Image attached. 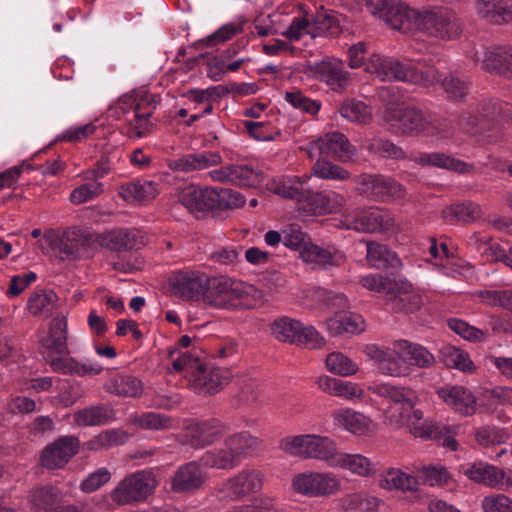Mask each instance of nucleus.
<instances>
[{
	"label": "nucleus",
	"instance_id": "f704fd0d",
	"mask_svg": "<svg viewBox=\"0 0 512 512\" xmlns=\"http://www.w3.org/2000/svg\"><path fill=\"white\" fill-rule=\"evenodd\" d=\"M396 347L397 351L402 352V357L406 358V363L410 369L411 366L420 369L430 368L435 362L434 355L418 343L400 339L396 340Z\"/></svg>",
	"mask_w": 512,
	"mask_h": 512
},
{
	"label": "nucleus",
	"instance_id": "4468645a",
	"mask_svg": "<svg viewBox=\"0 0 512 512\" xmlns=\"http://www.w3.org/2000/svg\"><path fill=\"white\" fill-rule=\"evenodd\" d=\"M369 11L385 21L395 30L406 32L412 22V14L416 9H410L402 0H368Z\"/></svg>",
	"mask_w": 512,
	"mask_h": 512
},
{
	"label": "nucleus",
	"instance_id": "473e14b6",
	"mask_svg": "<svg viewBox=\"0 0 512 512\" xmlns=\"http://www.w3.org/2000/svg\"><path fill=\"white\" fill-rule=\"evenodd\" d=\"M326 157H332L341 163L354 161L357 156L356 147L341 132L333 131L324 134Z\"/></svg>",
	"mask_w": 512,
	"mask_h": 512
},
{
	"label": "nucleus",
	"instance_id": "4c0bfd02",
	"mask_svg": "<svg viewBox=\"0 0 512 512\" xmlns=\"http://www.w3.org/2000/svg\"><path fill=\"white\" fill-rule=\"evenodd\" d=\"M153 96L149 93H140V92H132L130 94H125L121 96L113 106L110 107L109 111L112 116H115L117 119H125L127 121L126 115L132 113L133 115L136 111H139L146 104L150 105Z\"/></svg>",
	"mask_w": 512,
	"mask_h": 512
},
{
	"label": "nucleus",
	"instance_id": "a19ab883",
	"mask_svg": "<svg viewBox=\"0 0 512 512\" xmlns=\"http://www.w3.org/2000/svg\"><path fill=\"white\" fill-rule=\"evenodd\" d=\"M380 486L390 491L415 492L418 489V480L398 468H389L381 474Z\"/></svg>",
	"mask_w": 512,
	"mask_h": 512
},
{
	"label": "nucleus",
	"instance_id": "6e6d98bb",
	"mask_svg": "<svg viewBox=\"0 0 512 512\" xmlns=\"http://www.w3.org/2000/svg\"><path fill=\"white\" fill-rule=\"evenodd\" d=\"M313 176L323 180L345 181L350 179V172L326 158H319L311 168Z\"/></svg>",
	"mask_w": 512,
	"mask_h": 512
},
{
	"label": "nucleus",
	"instance_id": "20e7f679",
	"mask_svg": "<svg viewBox=\"0 0 512 512\" xmlns=\"http://www.w3.org/2000/svg\"><path fill=\"white\" fill-rule=\"evenodd\" d=\"M412 22L417 31L440 40L451 41L462 33L455 13L446 7L418 9L412 14Z\"/></svg>",
	"mask_w": 512,
	"mask_h": 512
},
{
	"label": "nucleus",
	"instance_id": "a211bd4d",
	"mask_svg": "<svg viewBox=\"0 0 512 512\" xmlns=\"http://www.w3.org/2000/svg\"><path fill=\"white\" fill-rule=\"evenodd\" d=\"M80 441L75 436H62L47 445L41 454V464L47 469L65 466L77 454Z\"/></svg>",
	"mask_w": 512,
	"mask_h": 512
},
{
	"label": "nucleus",
	"instance_id": "49530a36",
	"mask_svg": "<svg viewBox=\"0 0 512 512\" xmlns=\"http://www.w3.org/2000/svg\"><path fill=\"white\" fill-rule=\"evenodd\" d=\"M62 497L63 494L57 487L42 486L30 491L29 503L34 512H47Z\"/></svg>",
	"mask_w": 512,
	"mask_h": 512
},
{
	"label": "nucleus",
	"instance_id": "7c9ffc66",
	"mask_svg": "<svg viewBox=\"0 0 512 512\" xmlns=\"http://www.w3.org/2000/svg\"><path fill=\"white\" fill-rule=\"evenodd\" d=\"M207 476L196 462L186 463L176 471L171 487L174 492H190L200 488L206 481Z\"/></svg>",
	"mask_w": 512,
	"mask_h": 512
},
{
	"label": "nucleus",
	"instance_id": "0e129e2a",
	"mask_svg": "<svg viewBox=\"0 0 512 512\" xmlns=\"http://www.w3.org/2000/svg\"><path fill=\"white\" fill-rule=\"evenodd\" d=\"M284 100L295 109L310 115H315L320 110V104L317 101L306 97L301 91L286 92Z\"/></svg>",
	"mask_w": 512,
	"mask_h": 512
},
{
	"label": "nucleus",
	"instance_id": "b1692460",
	"mask_svg": "<svg viewBox=\"0 0 512 512\" xmlns=\"http://www.w3.org/2000/svg\"><path fill=\"white\" fill-rule=\"evenodd\" d=\"M316 384L322 392L348 402L362 400L365 397V390L360 384L329 375L319 376L316 379Z\"/></svg>",
	"mask_w": 512,
	"mask_h": 512
},
{
	"label": "nucleus",
	"instance_id": "e433bc0d",
	"mask_svg": "<svg viewBox=\"0 0 512 512\" xmlns=\"http://www.w3.org/2000/svg\"><path fill=\"white\" fill-rule=\"evenodd\" d=\"M268 189L283 198L301 202L306 198L304 181L298 176L284 175L273 178L268 183Z\"/></svg>",
	"mask_w": 512,
	"mask_h": 512
},
{
	"label": "nucleus",
	"instance_id": "338daca9",
	"mask_svg": "<svg viewBox=\"0 0 512 512\" xmlns=\"http://www.w3.org/2000/svg\"><path fill=\"white\" fill-rule=\"evenodd\" d=\"M53 372L64 375H75L77 360L69 354H51L44 357Z\"/></svg>",
	"mask_w": 512,
	"mask_h": 512
},
{
	"label": "nucleus",
	"instance_id": "680f3d73",
	"mask_svg": "<svg viewBox=\"0 0 512 512\" xmlns=\"http://www.w3.org/2000/svg\"><path fill=\"white\" fill-rule=\"evenodd\" d=\"M128 441V434L121 430H105L89 440L86 445L89 450H100L123 445Z\"/></svg>",
	"mask_w": 512,
	"mask_h": 512
},
{
	"label": "nucleus",
	"instance_id": "4be33fe9",
	"mask_svg": "<svg viewBox=\"0 0 512 512\" xmlns=\"http://www.w3.org/2000/svg\"><path fill=\"white\" fill-rule=\"evenodd\" d=\"M68 322L65 315L52 319L48 332L40 338L43 357L51 354H69L67 345Z\"/></svg>",
	"mask_w": 512,
	"mask_h": 512
},
{
	"label": "nucleus",
	"instance_id": "1a4fd4ad",
	"mask_svg": "<svg viewBox=\"0 0 512 512\" xmlns=\"http://www.w3.org/2000/svg\"><path fill=\"white\" fill-rule=\"evenodd\" d=\"M354 182L358 193L370 200L385 202L406 195V188L391 176L361 173Z\"/></svg>",
	"mask_w": 512,
	"mask_h": 512
},
{
	"label": "nucleus",
	"instance_id": "3c124183",
	"mask_svg": "<svg viewBox=\"0 0 512 512\" xmlns=\"http://www.w3.org/2000/svg\"><path fill=\"white\" fill-rule=\"evenodd\" d=\"M440 359L447 367L463 372H472L475 368L468 353L452 345L441 348Z\"/></svg>",
	"mask_w": 512,
	"mask_h": 512
},
{
	"label": "nucleus",
	"instance_id": "de8ad7c7",
	"mask_svg": "<svg viewBox=\"0 0 512 512\" xmlns=\"http://www.w3.org/2000/svg\"><path fill=\"white\" fill-rule=\"evenodd\" d=\"M200 461L208 468L219 470H232L239 465L235 456L225 444L223 447L206 451Z\"/></svg>",
	"mask_w": 512,
	"mask_h": 512
},
{
	"label": "nucleus",
	"instance_id": "9b49d317",
	"mask_svg": "<svg viewBox=\"0 0 512 512\" xmlns=\"http://www.w3.org/2000/svg\"><path fill=\"white\" fill-rule=\"evenodd\" d=\"M396 341L392 346L368 344L364 347L365 355L374 363L380 374L390 377H405L410 375L411 369L402 357V352L397 351Z\"/></svg>",
	"mask_w": 512,
	"mask_h": 512
},
{
	"label": "nucleus",
	"instance_id": "5fc2aeb1",
	"mask_svg": "<svg viewBox=\"0 0 512 512\" xmlns=\"http://www.w3.org/2000/svg\"><path fill=\"white\" fill-rule=\"evenodd\" d=\"M320 73L322 79L334 90L345 88L349 82V73L344 70L341 61L322 63Z\"/></svg>",
	"mask_w": 512,
	"mask_h": 512
},
{
	"label": "nucleus",
	"instance_id": "603ef678",
	"mask_svg": "<svg viewBox=\"0 0 512 512\" xmlns=\"http://www.w3.org/2000/svg\"><path fill=\"white\" fill-rule=\"evenodd\" d=\"M500 469L487 463H474L468 467L464 474L474 482L497 489Z\"/></svg>",
	"mask_w": 512,
	"mask_h": 512
},
{
	"label": "nucleus",
	"instance_id": "ddd939ff",
	"mask_svg": "<svg viewBox=\"0 0 512 512\" xmlns=\"http://www.w3.org/2000/svg\"><path fill=\"white\" fill-rule=\"evenodd\" d=\"M343 225L357 232L372 233L391 230L395 226V219L390 211L379 208L353 210L344 215Z\"/></svg>",
	"mask_w": 512,
	"mask_h": 512
},
{
	"label": "nucleus",
	"instance_id": "69168bd1",
	"mask_svg": "<svg viewBox=\"0 0 512 512\" xmlns=\"http://www.w3.org/2000/svg\"><path fill=\"white\" fill-rule=\"evenodd\" d=\"M483 512H512V498L503 493H493L481 501Z\"/></svg>",
	"mask_w": 512,
	"mask_h": 512
},
{
	"label": "nucleus",
	"instance_id": "774afa93",
	"mask_svg": "<svg viewBox=\"0 0 512 512\" xmlns=\"http://www.w3.org/2000/svg\"><path fill=\"white\" fill-rule=\"evenodd\" d=\"M215 202L216 210H224L241 207L245 201L237 191L229 188H216Z\"/></svg>",
	"mask_w": 512,
	"mask_h": 512
},
{
	"label": "nucleus",
	"instance_id": "4d7b16f0",
	"mask_svg": "<svg viewBox=\"0 0 512 512\" xmlns=\"http://www.w3.org/2000/svg\"><path fill=\"white\" fill-rule=\"evenodd\" d=\"M263 173L249 164H231V184L252 187L263 181Z\"/></svg>",
	"mask_w": 512,
	"mask_h": 512
},
{
	"label": "nucleus",
	"instance_id": "423d86ee",
	"mask_svg": "<svg viewBox=\"0 0 512 512\" xmlns=\"http://www.w3.org/2000/svg\"><path fill=\"white\" fill-rule=\"evenodd\" d=\"M360 283L367 290L392 295L390 305L394 311L412 312L420 306V297L412 292L410 283L399 284L380 274L366 275L361 278Z\"/></svg>",
	"mask_w": 512,
	"mask_h": 512
},
{
	"label": "nucleus",
	"instance_id": "aec40b11",
	"mask_svg": "<svg viewBox=\"0 0 512 512\" xmlns=\"http://www.w3.org/2000/svg\"><path fill=\"white\" fill-rule=\"evenodd\" d=\"M102 247L116 252L138 250L145 245V235L135 229H118L104 232L98 236Z\"/></svg>",
	"mask_w": 512,
	"mask_h": 512
},
{
	"label": "nucleus",
	"instance_id": "6e6552de",
	"mask_svg": "<svg viewBox=\"0 0 512 512\" xmlns=\"http://www.w3.org/2000/svg\"><path fill=\"white\" fill-rule=\"evenodd\" d=\"M296 494L309 497H328L341 491L342 485L338 476L330 471H304L297 473L291 480Z\"/></svg>",
	"mask_w": 512,
	"mask_h": 512
},
{
	"label": "nucleus",
	"instance_id": "dca6fc26",
	"mask_svg": "<svg viewBox=\"0 0 512 512\" xmlns=\"http://www.w3.org/2000/svg\"><path fill=\"white\" fill-rule=\"evenodd\" d=\"M474 61L487 72L512 78V46H492L476 52Z\"/></svg>",
	"mask_w": 512,
	"mask_h": 512
},
{
	"label": "nucleus",
	"instance_id": "393cba45",
	"mask_svg": "<svg viewBox=\"0 0 512 512\" xmlns=\"http://www.w3.org/2000/svg\"><path fill=\"white\" fill-rule=\"evenodd\" d=\"M345 197L335 191L312 193L305 198L301 209L310 215L336 213L345 205Z\"/></svg>",
	"mask_w": 512,
	"mask_h": 512
},
{
	"label": "nucleus",
	"instance_id": "09e8293b",
	"mask_svg": "<svg viewBox=\"0 0 512 512\" xmlns=\"http://www.w3.org/2000/svg\"><path fill=\"white\" fill-rule=\"evenodd\" d=\"M57 295L52 290H39L30 295L27 301L28 311L39 317H49L55 308Z\"/></svg>",
	"mask_w": 512,
	"mask_h": 512
},
{
	"label": "nucleus",
	"instance_id": "f03ea898",
	"mask_svg": "<svg viewBox=\"0 0 512 512\" xmlns=\"http://www.w3.org/2000/svg\"><path fill=\"white\" fill-rule=\"evenodd\" d=\"M170 373H180L188 380V388L198 395H212L228 383L230 373L224 368L203 364L189 353L173 360Z\"/></svg>",
	"mask_w": 512,
	"mask_h": 512
},
{
	"label": "nucleus",
	"instance_id": "412c9836",
	"mask_svg": "<svg viewBox=\"0 0 512 512\" xmlns=\"http://www.w3.org/2000/svg\"><path fill=\"white\" fill-rule=\"evenodd\" d=\"M332 420L334 426L359 437L371 435L376 427L368 416L348 407L333 411Z\"/></svg>",
	"mask_w": 512,
	"mask_h": 512
},
{
	"label": "nucleus",
	"instance_id": "7ed1b4c3",
	"mask_svg": "<svg viewBox=\"0 0 512 512\" xmlns=\"http://www.w3.org/2000/svg\"><path fill=\"white\" fill-rule=\"evenodd\" d=\"M256 293L253 285L221 275L211 277L204 303L215 309H249Z\"/></svg>",
	"mask_w": 512,
	"mask_h": 512
},
{
	"label": "nucleus",
	"instance_id": "2eb2a0df",
	"mask_svg": "<svg viewBox=\"0 0 512 512\" xmlns=\"http://www.w3.org/2000/svg\"><path fill=\"white\" fill-rule=\"evenodd\" d=\"M211 277L196 270H182L171 279L176 295L186 300H202L207 294Z\"/></svg>",
	"mask_w": 512,
	"mask_h": 512
},
{
	"label": "nucleus",
	"instance_id": "e2e57ef3",
	"mask_svg": "<svg viewBox=\"0 0 512 512\" xmlns=\"http://www.w3.org/2000/svg\"><path fill=\"white\" fill-rule=\"evenodd\" d=\"M104 191V185L98 181H89L88 183L82 184L70 193L69 200L75 205H79L90 200H93L97 196L101 195Z\"/></svg>",
	"mask_w": 512,
	"mask_h": 512
},
{
	"label": "nucleus",
	"instance_id": "f8f14e48",
	"mask_svg": "<svg viewBox=\"0 0 512 512\" xmlns=\"http://www.w3.org/2000/svg\"><path fill=\"white\" fill-rule=\"evenodd\" d=\"M384 120L392 122L391 125L404 135L424 133L427 136L431 116L415 107L398 105L386 109Z\"/></svg>",
	"mask_w": 512,
	"mask_h": 512
},
{
	"label": "nucleus",
	"instance_id": "2f4dec72",
	"mask_svg": "<svg viewBox=\"0 0 512 512\" xmlns=\"http://www.w3.org/2000/svg\"><path fill=\"white\" fill-rule=\"evenodd\" d=\"M78 427L102 426L116 419V412L110 404L91 405L73 414Z\"/></svg>",
	"mask_w": 512,
	"mask_h": 512
},
{
	"label": "nucleus",
	"instance_id": "c756f323",
	"mask_svg": "<svg viewBox=\"0 0 512 512\" xmlns=\"http://www.w3.org/2000/svg\"><path fill=\"white\" fill-rule=\"evenodd\" d=\"M332 468L343 469L359 477H369L375 473L374 462L359 453H347L337 449L331 463Z\"/></svg>",
	"mask_w": 512,
	"mask_h": 512
},
{
	"label": "nucleus",
	"instance_id": "72a5a7b5",
	"mask_svg": "<svg viewBox=\"0 0 512 512\" xmlns=\"http://www.w3.org/2000/svg\"><path fill=\"white\" fill-rule=\"evenodd\" d=\"M159 194L158 184L152 180H136L122 184L118 195L127 203H142Z\"/></svg>",
	"mask_w": 512,
	"mask_h": 512
},
{
	"label": "nucleus",
	"instance_id": "cd10ccee",
	"mask_svg": "<svg viewBox=\"0 0 512 512\" xmlns=\"http://www.w3.org/2000/svg\"><path fill=\"white\" fill-rule=\"evenodd\" d=\"M61 242V260H76L88 256L89 238L82 229H67L61 234Z\"/></svg>",
	"mask_w": 512,
	"mask_h": 512
},
{
	"label": "nucleus",
	"instance_id": "ea45409f",
	"mask_svg": "<svg viewBox=\"0 0 512 512\" xmlns=\"http://www.w3.org/2000/svg\"><path fill=\"white\" fill-rule=\"evenodd\" d=\"M260 444V439L248 431L232 434L225 439V445L230 449L239 464L243 458L258 451Z\"/></svg>",
	"mask_w": 512,
	"mask_h": 512
},
{
	"label": "nucleus",
	"instance_id": "37998d69",
	"mask_svg": "<svg viewBox=\"0 0 512 512\" xmlns=\"http://www.w3.org/2000/svg\"><path fill=\"white\" fill-rule=\"evenodd\" d=\"M327 327L333 335H341L343 333L357 334L365 328L362 316L351 312L335 314L328 320Z\"/></svg>",
	"mask_w": 512,
	"mask_h": 512
},
{
	"label": "nucleus",
	"instance_id": "a18cd8bd",
	"mask_svg": "<svg viewBox=\"0 0 512 512\" xmlns=\"http://www.w3.org/2000/svg\"><path fill=\"white\" fill-rule=\"evenodd\" d=\"M397 422L406 423L410 432L419 438H436L441 434V430L423 418V413L415 409L409 415L400 413Z\"/></svg>",
	"mask_w": 512,
	"mask_h": 512
},
{
	"label": "nucleus",
	"instance_id": "a878e982",
	"mask_svg": "<svg viewBox=\"0 0 512 512\" xmlns=\"http://www.w3.org/2000/svg\"><path fill=\"white\" fill-rule=\"evenodd\" d=\"M477 16L492 25L512 23V0H475Z\"/></svg>",
	"mask_w": 512,
	"mask_h": 512
},
{
	"label": "nucleus",
	"instance_id": "bf43d9fd",
	"mask_svg": "<svg viewBox=\"0 0 512 512\" xmlns=\"http://www.w3.org/2000/svg\"><path fill=\"white\" fill-rule=\"evenodd\" d=\"M301 322L289 317L276 319L271 325L272 335L281 342L295 343Z\"/></svg>",
	"mask_w": 512,
	"mask_h": 512
},
{
	"label": "nucleus",
	"instance_id": "052dcab7",
	"mask_svg": "<svg viewBox=\"0 0 512 512\" xmlns=\"http://www.w3.org/2000/svg\"><path fill=\"white\" fill-rule=\"evenodd\" d=\"M311 26L312 38L317 36L330 37L338 34L340 31L338 20L324 9L317 11Z\"/></svg>",
	"mask_w": 512,
	"mask_h": 512
},
{
	"label": "nucleus",
	"instance_id": "39448f33",
	"mask_svg": "<svg viewBox=\"0 0 512 512\" xmlns=\"http://www.w3.org/2000/svg\"><path fill=\"white\" fill-rule=\"evenodd\" d=\"M280 447L290 455L324 461L328 466H331L338 448L330 437L316 434L288 436L281 441Z\"/></svg>",
	"mask_w": 512,
	"mask_h": 512
},
{
	"label": "nucleus",
	"instance_id": "c03bdc74",
	"mask_svg": "<svg viewBox=\"0 0 512 512\" xmlns=\"http://www.w3.org/2000/svg\"><path fill=\"white\" fill-rule=\"evenodd\" d=\"M482 216L480 205L472 201L455 203L442 210V217L450 222H475Z\"/></svg>",
	"mask_w": 512,
	"mask_h": 512
},
{
	"label": "nucleus",
	"instance_id": "f3484780",
	"mask_svg": "<svg viewBox=\"0 0 512 512\" xmlns=\"http://www.w3.org/2000/svg\"><path fill=\"white\" fill-rule=\"evenodd\" d=\"M228 430L227 424L210 418L190 424L185 430V438L192 447L203 448L220 439Z\"/></svg>",
	"mask_w": 512,
	"mask_h": 512
},
{
	"label": "nucleus",
	"instance_id": "8fccbe9b",
	"mask_svg": "<svg viewBox=\"0 0 512 512\" xmlns=\"http://www.w3.org/2000/svg\"><path fill=\"white\" fill-rule=\"evenodd\" d=\"M363 147L370 154L377 157L390 158L395 160L404 159L406 157L405 152L401 147L381 137H371L365 139Z\"/></svg>",
	"mask_w": 512,
	"mask_h": 512
},
{
	"label": "nucleus",
	"instance_id": "f257e3e1",
	"mask_svg": "<svg viewBox=\"0 0 512 512\" xmlns=\"http://www.w3.org/2000/svg\"><path fill=\"white\" fill-rule=\"evenodd\" d=\"M365 72L381 81H402L424 87L440 82L441 75L433 67L423 70L414 62H401L398 59L373 52L367 58Z\"/></svg>",
	"mask_w": 512,
	"mask_h": 512
},
{
	"label": "nucleus",
	"instance_id": "c9c22d12",
	"mask_svg": "<svg viewBox=\"0 0 512 512\" xmlns=\"http://www.w3.org/2000/svg\"><path fill=\"white\" fill-rule=\"evenodd\" d=\"M107 392L121 397H139L143 393L142 381L130 374H115L105 383Z\"/></svg>",
	"mask_w": 512,
	"mask_h": 512
},
{
	"label": "nucleus",
	"instance_id": "bb28decb",
	"mask_svg": "<svg viewBox=\"0 0 512 512\" xmlns=\"http://www.w3.org/2000/svg\"><path fill=\"white\" fill-rule=\"evenodd\" d=\"M300 258L312 269H328L340 266L345 262L344 253L330 248H322L318 245L305 244L300 251Z\"/></svg>",
	"mask_w": 512,
	"mask_h": 512
},
{
	"label": "nucleus",
	"instance_id": "5701e85b",
	"mask_svg": "<svg viewBox=\"0 0 512 512\" xmlns=\"http://www.w3.org/2000/svg\"><path fill=\"white\" fill-rule=\"evenodd\" d=\"M437 395L456 413L470 416L476 411V398L466 387L445 385L437 389Z\"/></svg>",
	"mask_w": 512,
	"mask_h": 512
},
{
	"label": "nucleus",
	"instance_id": "0eeeda50",
	"mask_svg": "<svg viewBox=\"0 0 512 512\" xmlns=\"http://www.w3.org/2000/svg\"><path fill=\"white\" fill-rule=\"evenodd\" d=\"M158 482L150 470H139L124 477L111 491L110 496L118 505L144 502L155 490Z\"/></svg>",
	"mask_w": 512,
	"mask_h": 512
},
{
	"label": "nucleus",
	"instance_id": "864d4df0",
	"mask_svg": "<svg viewBox=\"0 0 512 512\" xmlns=\"http://www.w3.org/2000/svg\"><path fill=\"white\" fill-rule=\"evenodd\" d=\"M326 369L340 377H349L355 375L358 370V364L342 352H331L325 358Z\"/></svg>",
	"mask_w": 512,
	"mask_h": 512
},
{
	"label": "nucleus",
	"instance_id": "79ce46f5",
	"mask_svg": "<svg viewBox=\"0 0 512 512\" xmlns=\"http://www.w3.org/2000/svg\"><path fill=\"white\" fill-rule=\"evenodd\" d=\"M150 105H145L139 111L133 115L131 119H127L128 122V136L134 139H141L147 137L152 130L151 116L156 109V101L153 98Z\"/></svg>",
	"mask_w": 512,
	"mask_h": 512
},
{
	"label": "nucleus",
	"instance_id": "13d9d810",
	"mask_svg": "<svg viewBox=\"0 0 512 512\" xmlns=\"http://www.w3.org/2000/svg\"><path fill=\"white\" fill-rule=\"evenodd\" d=\"M339 112L343 118L360 124L368 123L372 117V109L362 101L354 99L344 101Z\"/></svg>",
	"mask_w": 512,
	"mask_h": 512
},
{
	"label": "nucleus",
	"instance_id": "58836bf2",
	"mask_svg": "<svg viewBox=\"0 0 512 512\" xmlns=\"http://www.w3.org/2000/svg\"><path fill=\"white\" fill-rule=\"evenodd\" d=\"M366 259L369 265L376 269L399 268L401 266L398 255L386 245L378 242L366 243Z\"/></svg>",
	"mask_w": 512,
	"mask_h": 512
},
{
	"label": "nucleus",
	"instance_id": "6ab92c4d",
	"mask_svg": "<svg viewBox=\"0 0 512 512\" xmlns=\"http://www.w3.org/2000/svg\"><path fill=\"white\" fill-rule=\"evenodd\" d=\"M216 188L188 185L178 193V201L193 214L216 210Z\"/></svg>",
	"mask_w": 512,
	"mask_h": 512
},
{
	"label": "nucleus",
	"instance_id": "9d476101",
	"mask_svg": "<svg viewBox=\"0 0 512 512\" xmlns=\"http://www.w3.org/2000/svg\"><path fill=\"white\" fill-rule=\"evenodd\" d=\"M264 480L265 475L262 471L254 468L242 469L217 488V495L226 501H240L260 492Z\"/></svg>",
	"mask_w": 512,
	"mask_h": 512
},
{
	"label": "nucleus",
	"instance_id": "c85d7f7f",
	"mask_svg": "<svg viewBox=\"0 0 512 512\" xmlns=\"http://www.w3.org/2000/svg\"><path fill=\"white\" fill-rule=\"evenodd\" d=\"M498 104L493 101H484L481 104L480 116L478 120L470 112L462 114L458 121L460 131L477 136L483 134L484 130L489 127L490 121L494 120L498 113Z\"/></svg>",
	"mask_w": 512,
	"mask_h": 512
}]
</instances>
